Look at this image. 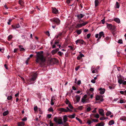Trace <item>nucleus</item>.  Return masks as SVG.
I'll use <instances>...</instances> for the list:
<instances>
[{
	"mask_svg": "<svg viewBox=\"0 0 126 126\" xmlns=\"http://www.w3.org/2000/svg\"><path fill=\"white\" fill-rule=\"evenodd\" d=\"M120 119L123 121H126V117L125 116H123L120 118Z\"/></svg>",
	"mask_w": 126,
	"mask_h": 126,
	"instance_id": "nucleus-29",
	"label": "nucleus"
},
{
	"mask_svg": "<svg viewBox=\"0 0 126 126\" xmlns=\"http://www.w3.org/2000/svg\"><path fill=\"white\" fill-rule=\"evenodd\" d=\"M92 121L93 122H98V121L97 120H96L95 119H93L92 120Z\"/></svg>",
	"mask_w": 126,
	"mask_h": 126,
	"instance_id": "nucleus-54",
	"label": "nucleus"
},
{
	"mask_svg": "<svg viewBox=\"0 0 126 126\" xmlns=\"http://www.w3.org/2000/svg\"><path fill=\"white\" fill-rule=\"evenodd\" d=\"M114 20L115 21L118 23H119L120 22V20L119 18H114Z\"/></svg>",
	"mask_w": 126,
	"mask_h": 126,
	"instance_id": "nucleus-24",
	"label": "nucleus"
},
{
	"mask_svg": "<svg viewBox=\"0 0 126 126\" xmlns=\"http://www.w3.org/2000/svg\"><path fill=\"white\" fill-rule=\"evenodd\" d=\"M52 115L51 114H48L47 115V117L49 118H50L51 117Z\"/></svg>",
	"mask_w": 126,
	"mask_h": 126,
	"instance_id": "nucleus-59",
	"label": "nucleus"
},
{
	"mask_svg": "<svg viewBox=\"0 0 126 126\" xmlns=\"http://www.w3.org/2000/svg\"><path fill=\"white\" fill-rule=\"evenodd\" d=\"M59 110L62 112H68V110H67L66 109L63 108H60L59 109Z\"/></svg>",
	"mask_w": 126,
	"mask_h": 126,
	"instance_id": "nucleus-15",
	"label": "nucleus"
},
{
	"mask_svg": "<svg viewBox=\"0 0 126 126\" xmlns=\"http://www.w3.org/2000/svg\"><path fill=\"white\" fill-rule=\"evenodd\" d=\"M23 46H19V50L21 51H23L25 50V49L24 48L22 47Z\"/></svg>",
	"mask_w": 126,
	"mask_h": 126,
	"instance_id": "nucleus-20",
	"label": "nucleus"
},
{
	"mask_svg": "<svg viewBox=\"0 0 126 126\" xmlns=\"http://www.w3.org/2000/svg\"><path fill=\"white\" fill-rule=\"evenodd\" d=\"M53 98H51V105H53L54 104V103L53 102Z\"/></svg>",
	"mask_w": 126,
	"mask_h": 126,
	"instance_id": "nucleus-47",
	"label": "nucleus"
},
{
	"mask_svg": "<svg viewBox=\"0 0 126 126\" xmlns=\"http://www.w3.org/2000/svg\"><path fill=\"white\" fill-rule=\"evenodd\" d=\"M88 23V21L83 22L82 23L80 24H77L76 27V28H78L81 27L82 26H85Z\"/></svg>",
	"mask_w": 126,
	"mask_h": 126,
	"instance_id": "nucleus-6",
	"label": "nucleus"
},
{
	"mask_svg": "<svg viewBox=\"0 0 126 126\" xmlns=\"http://www.w3.org/2000/svg\"><path fill=\"white\" fill-rule=\"evenodd\" d=\"M9 113L8 110H6L4 111L3 113V116H5L7 115Z\"/></svg>",
	"mask_w": 126,
	"mask_h": 126,
	"instance_id": "nucleus-23",
	"label": "nucleus"
},
{
	"mask_svg": "<svg viewBox=\"0 0 126 126\" xmlns=\"http://www.w3.org/2000/svg\"><path fill=\"white\" fill-rule=\"evenodd\" d=\"M57 52V51L55 50H55H52V53L53 54H55Z\"/></svg>",
	"mask_w": 126,
	"mask_h": 126,
	"instance_id": "nucleus-44",
	"label": "nucleus"
},
{
	"mask_svg": "<svg viewBox=\"0 0 126 126\" xmlns=\"http://www.w3.org/2000/svg\"><path fill=\"white\" fill-rule=\"evenodd\" d=\"M63 53L62 52H61V51H59L58 52V54L60 56H62V55L63 54Z\"/></svg>",
	"mask_w": 126,
	"mask_h": 126,
	"instance_id": "nucleus-38",
	"label": "nucleus"
},
{
	"mask_svg": "<svg viewBox=\"0 0 126 126\" xmlns=\"http://www.w3.org/2000/svg\"><path fill=\"white\" fill-rule=\"evenodd\" d=\"M82 32L81 30L80 29L76 31V32L78 35H79Z\"/></svg>",
	"mask_w": 126,
	"mask_h": 126,
	"instance_id": "nucleus-28",
	"label": "nucleus"
},
{
	"mask_svg": "<svg viewBox=\"0 0 126 126\" xmlns=\"http://www.w3.org/2000/svg\"><path fill=\"white\" fill-rule=\"evenodd\" d=\"M96 100H100V95H97L96 97Z\"/></svg>",
	"mask_w": 126,
	"mask_h": 126,
	"instance_id": "nucleus-37",
	"label": "nucleus"
},
{
	"mask_svg": "<svg viewBox=\"0 0 126 126\" xmlns=\"http://www.w3.org/2000/svg\"><path fill=\"white\" fill-rule=\"evenodd\" d=\"M64 126H69V124L68 123H66L65 124H64Z\"/></svg>",
	"mask_w": 126,
	"mask_h": 126,
	"instance_id": "nucleus-63",
	"label": "nucleus"
},
{
	"mask_svg": "<svg viewBox=\"0 0 126 126\" xmlns=\"http://www.w3.org/2000/svg\"><path fill=\"white\" fill-rule=\"evenodd\" d=\"M85 15H83L81 14H78L77 15V17L78 19V20H80L81 18H83Z\"/></svg>",
	"mask_w": 126,
	"mask_h": 126,
	"instance_id": "nucleus-10",
	"label": "nucleus"
},
{
	"mask_svg": "<svg viewBox=\"0 0 126 126\" xmlns=\"http://www.w3.org/2000/svg\"><path fill=\"white\" fill-rule=\"evenodd\" d=\"M126 102V100L125 99L123 100L121 99L120 101V103H125Z\"/></svg>",
	"mask_w": 126,
	"mask_h": 126,
	"instance_id": "nucleus-30",
	"label": "nucleus"
},
{
	"mask_svg": "<svg viewBox=\"0 0 126 126\" xmlns=\"http://www.w3.org/2000/svg\"><path fill=\"white\" fill-rule=\"evenodd\" d=\"M60 117L61 118V117ZM54 120L55 122L58 123L59 124H62L64 125V124L63 122L62 119L61 118H59L56 117L54 118Z\"/></svg>",
	"mask_w": 126,
	"mask_h": 126,
	"instance_id": "nucleus-4",
	"label": "nucleus"
},
{
	"mask_svg": "<svg viewBox=\"0 0 126 126\" xmlns=\"http://www.w3.org/2000/svg\"><path fill=\"white\" fill-rule=\"evenodd\" d=\"M37 53L36 59V62L37 63H38L41 67L43 66V63L45 61V59L43 55V51H41L38 52H36Z\"/></svg>",
	"mask_w": 126,
	"mask_h": 126,
	"instance_id": "nucleus-1",
	"label": "nucleus"
},
{
	"mask_svg": "<svg viewBox=\"0 0 126 126\" xmlns=\"http://www.w3.org/2000/svg\"><path fill=\"white\" fill-rule=\"evenodd\" d=\"M50 21L54 23H53V24H56L58 25L60 24V20L57 18L54 17L50 19Z\"/></svg>",
	"mask_w": 126,
	"mask_h": 126,
	"instance_id": "nucleus-3",
	"label": "nucleus"
},
{
	"mask_svg": "<svg viewBox=\"0 0 126 126\" xmlns=\"http://www.w3.org/2000/svg\"><path fill=\"white\" fill-rule=\"evenodd\" d=\"M65 103L66 104H69V103H70L69 101L67 99H66L65 101Z\"/></svg>",
	"mask_w": 126,
	"mask_h": 126,
	"instance_id": "nucleus-42",
	"label": "nucleus"
},
{
	"mask_svg": "<svg viewBox=\"0 0 126 126\" xmlns=\"http://www.w3.org/2000/svg\"><path fill=\"white\" fill-rule=\"evenodd\" d=\"M111 113L110 111H108L106 114L107 116H109L111 114Z\"/></svg>",
	"mask_w": 126,
	"mask_h": 126,
	"instance_id": "nucleus-32",
	"label": "nucleus"
},
{
	"mask_svg": "<svg viewBox=\"0 0 126 126\" xmlns=\"http://www.w3.org/2000/svg\"><path fill=\"white\" fill-rule=\"evenodd\" d=\"M81 81L80 80H78L77 82V84L79 85L81 84Z\"/></svg>",
	"mask_w": 126,
	"mask_h": 126,
	"instance_id": "nucleus-62",
	"label": "nucleus"
},
{
	"mask_svg": "<svg viewBox=\"0 0 126 126\" xmlns=\"http://www.w3.org/2000/svg\"><path fill=\"white\" fill-rule=\"evenodd\" d=\"M75 97L76 99L77 102H78L80 100V96L78 95H77L75 96Z\"/></svg>",
	"mask_w": 126,
	"mask_h": 126,
	"instance_id": "nucleus-18",
	"label": "nucleus"
},
{
	"mask_svg": "<svg viewBox=\"0 0 126 126\" xmlns=\"http://www.w3.org/2000/svg\"><path fill=\"white\" fill-rule=\"evenodd\" d=\"M111 31V32L112 33V34L114 35L115 34V32L116 31L115 29H114V31H113V30H112Z\"/></svg>",
	"mask_w": 126,
	"mask_h": 126,
	"instance_id": "nucleus-48",
	"label": "nucleus"
},
{
	"mask_svg": "<svg viewBox=\"0 0 126 126\" xmlns=\"http://www.w3.org/2000/svg\"><path fill=\"white\" fill-rule=\"evenodd\" d=\"M91 34L90 33H89L87 35V38H89L91 36Z\"/></svg>",
	"mask_w": 126,
	"mask_h": 126,
	"instance_id": "nucleus-55",
	"label": "nucleus"
},
{
	"mask_svg": "<svg viewBox=\"0 0 126 126\" xmlns=\"http://www.w3.org/2000/svg\"><path fill=\"white\" fill-rule=\"evenodd\" d=\"M76 43L77 44H81L82 45L86 44L85 42L82 39H78L76 41Z\"/></svg>",
	"mask_w": 126,
	"mask_h": 126,
	"instance_id": "nucleus-7",
	"label": "nucleus"
},
{
	"mask_svg": "<svg viewBox=\"0 0 126 126\" xmlns=\"http://www.w3.org/2000/svg\"><path fill=\"white\" fill-rule=\"evenodd\" d=\"M27 120V118L26 117H24L23 119H22V120L23 121H26Z\"/></svg>",
	"mask_w": 126,
	"mask_h": 126,
	"instance_id": "nucleus-61",
	"label": "nucleus"
},
{
	"mask_svg": "<svg viewBox=\"0 0 126 126\" xmlns=\"http://www.w3.org/2000/svg\"><path fill=\"white\" fill-rule=\"evenodd\" d=\"M12 19H9V21L8 22V24L9 25H10V23L11 22V21H12Z\"/></svg>",
	"mask_w": 126,
	"mask_h": 126,
	"instance_id": "nucleus-52",
	"label": "nucleus"
},
{
	"mask_svg": "<svg viewBox=\"0 0 126 126\" xmlns=\"http://www.w3.org/2000/svg\"><path fill=\"white\" fill-rule=\"evenodd\" d=\"M52 12L53 13L57 14L58 12V10L55 7H52Z\"/></svg>",
	"mask_w": 126,
	"mask_h": 126,
	"instance_id": "nucleus-8",
	"label": "nucleus"
},
{
	"mask_svg": "<svg viewBox=\"0 0 126 126\" xmlns=\"http://www.w3.org/2000/svg\"><path fill=\"white\" fill-rule=\"evenodd\" d=\"M75 114L74 113L72 115H70L68 116V117L70 118H73L75 117Z\"/></svg>",
	"mask_w": 126,
	"mask_h": 126,
	"instance_id": "nucleus-19",
	"label": "nucleus"
},
{
	"mask_svg": "<svg viewBox=\"0 0 126 126\" xmlns=\"http://www.w3.org/2000/svg\"><path fill=\"white\" fill-rule=\"evenodd\" d=\"M114 124V121L113 120H111L110 121L109 123V125H111Z\"/></svg>",
	"mask_w": 126,
	"mask_h": 126,
	"instance_id": "nucleus-25",
	"label": "nucleus"
},
{
	"mask_svg": "<svg viewBox=\"0 0 126 126\" xmlns=\"http://www.w3.org/2000/svg\"><path fill=\"white\" fill-rule=\"evenodd\" d=\"M92 123H93L90 120H88L87 122V123L89 125H90Z\"/></svg>",
	"mask_w": 126,
	"mask_h": 126,
	"instance_id": "nucleus-36",
	"label": "nucleus"
},
{
	"mask_svg": "<svg viewBox=\"0 0 126 126\" xmlns=\"http://www.w3.org/2000/svg\"><path fill=\"white\" fill-rule=\"evenodd\" d=\"M7 99L8 100H11L12 101L13 100V97L11 95L8 96Z\"/></svg>",
	"mask_w": 126,
	"mask_h": 126,
	"instance_id": "nucleus-21",
	"label": "nucleus"
},
{
	"mask_svg": "<svg viewBox=\"0 0 126 126\" xmlns=\"http://www.w3.org/2000/svg\"><path fill=\"white\" fill-rule=\"evenodd\" d=\"M99 90L100 91V93L101 94H103L105 93V88H99Z\"/></svg>",
	"mask_w": 126,
	"mask_h": 126,
	"instance_id": "nucleus-12",
	"label": "nucleus"
},
{
	"mask_svg": "<svg viewBox=\"0 0 126 126\" xmlns=\"http://www.w3.org/2000/svg\"><path fill=\"white\" fill-rule=\"evenodd\" d=\"M59 41L58 40H57V41L55 40V41L54 44H59Z\"/></svg>",
	"mask_w": 126,
	"mask_h": 126,
	"instance_id": "nucleus-51",
	"label": "nucleus"
},
{
	"mask_svg": "<svg viewBox=\"0 0 126 126\" xmlns=\"http://www.w3.org/2000/svg\"><path fill=\"white\" fill-rule=\"evenodd\" d=\"M123 82V80L122 79H118V82L120 84H122Z\"/></svg>",
	"mask_w": 126,
	"mask_h": 126,
	"instance_id": "nucleus-26",
	"label": "nucleus"
},
{
	"mask_svg": "<svg viewBox=\"0 0 126 126\" xmlns=\"http://www.w3.org/2000/svg\"><path fill=\"white\" fill-rule=\"evenodd\" d=\"M99 37L97 39V41H99L100 39L101 38V37L102 36L104 35V32H100L99 33Z\"/></svg>",
	"mask_w": 126,
	"mask_h": 126,
	"instance_id": "nucleus-13",
	"label": "nucleus"
},
{
	"mask_svg": "<svg viewBox=\"0 0 126 126\" xmlns=\"http://www.w3.org/2000/svg\"><path fill=\"white\" fill-rule=\"evenodd\" d=\"M68 47L69 48H70L72 50H74V47H72L71 46H68Z\"/></svg>",
	"mask_w": 126,
	"mask_h": 126,
	"instance_id": "nucleus-49",
	"label": "nucleus"
},
{
	"mask_svg": "<svg viewBox=\"0 0 126 126\" xmlns=\"http://www.w3.org/2000/svg\"><path fill=\"white\" fill-rule=\"evenodd\" d=\"M49 124L50 126H53V124L51 121L50 122Z\"/></svg>",
	"mask_w": 126,
	"mask_h": 126,
	"instance_id": "nucleus-58",
	"label": "nucleus"
},
{
	"mask_svg": "<svg viewBox=\"0 0 126 126\" xmlns=\"http://www.w3.org/2000/svg\"><path fill=\"white\" fill-rule=\"evenodd\" d=\"M24 122H19L18 123V126H24Z\"/></svg>",
	"mask_w": 126,
	"mask_h": 126,
	"instance_id": "nucleus-17",
	"label": "nucleus"
},
{
	"mask_svg": "<svg viewBox=\"0 0 126 126\" xmlns=\"http://www.w3.org/2000/svg\"><path fill=\"white\" fill-rule=\"evenodd\" d=\"M8 40L9 41H10V40L12 38V36L11 35H9L8 37Z\"/></svg>",
	"mask_w": 126,
	"mask_h": 126,
	"instance_id": "nucleus-35",
	"label": "nucleus"
},
{
	"mask_svg": "<svg viewBox=\"0 0 126 126\" xmlns=\"http://www.w3.org/2000/svg\"><path fill=\"white\" fill-rule=\"evenodd\" d=\"M68 106L71 109H73V107L70 103H69Z\"/></svg>",
	"mask_w": 126,
	"mask_h": 126,
	"instance_id": "nucleus-34",
	"label": "nucleus"
},
{
	"mask_svg": "<svg viewBox=\"0 0 126 126\" xmlns=\"http://www.w3.org/2000/svg\"><path fill=\"white\" fill-rule=\"evenodd\" d=\"M99 124H100L99 126H104V123L102 122L100 123H99Z\"/></svg>",
	"mask_w": 126,
	"mask_h": 126,
	"instance_id": "nucleus-41",
	"label": "nucleus"
},
{
	"mask_svg": "<svg viewBox=\"0 0 126 126\" xmlns=\"http://www.w3.org/2000/svg\"><path fill=\"white\" fill-rule=\"evenodd\" d=\"M104 112V110L103 109H99V114L103 116H104L105 115Z\"/></svg>",
	"mask_w": 126,
	"mask_h": 126,
	"instance_id": "nucleus-11",
	"label": "nucleus"
},
{
	"mask_svg": "<svg viewBox=\"0 0 126 126\" xmlns=\"http://www.w3.org/2000/svg\"><path fill=\"white\" fill-rule=\"evenodd\" d=\"M94 117L98 118L99 117V115L98 114H96L95 115Z\"/></svg>",
	"mask_w": 126,
	"mask_h": 126,
	"instance_id": "nucleus-45",
	"label": "nucleus"
},
{
	"mask_svg": "<svg viewBox=\"0 0 126 126\" xmlns=\"http://www.w3.org/2000/svg\"><path fill=\"white\" fill-rule=\"evenodd\" d=\"M107 27L109 30H111V31L113 30L114 31V29L116 28V26H115L112 25L111 24L107 23Z\"/></svg>",
	"mask_w": 126,
	"mask_h": 126,
	"instance_id": "nucleus-5",
	"label": "nucleus"
},
{
	"mask_svg": "<svg viewBox=\"0 0 126 126\" xmlns=\"http://www.w3.org/2000/svg\"><path fill=\"white\" fill-rule=\"evenodd\" d=\"M118 43L119 44H122L123 43V41L122 40L120 39H119L118 41Z\"/></svg>",
	"mask_w": 126,
	"mask_h": 126,
	"instance_id": "nucleus-43",
	"label": "nucleus"
},
{
	"mask_svg": "<svg viewBox=\"0 0 126 126\" xmlns=\"http://www.w3.org/2000/svg\"><path fill=\"white\" fill-rule=\"evenodd\" d=\"M79 55L77 57V59L78 60H80L82 57L84 56V55L81 52H79Z\"/></svg>",
	"mask_w": 126,
	"mask_h": 126,
	"instance_id": "nucleus-9",
	"label": "nucleus"
},
{
	"mask_svg": "<svg viewBox=\"0 0 126 126\" xmlns=\"http://www.w3.org/2000/svg\"><path fill=\"white\" fill-rule=\"evenodd\" d=\"M116 7L117 8H119L120 7V5L118 2H116Z\"/></svg>",
	"mask_w": 126,
	"mask_h": 126,
	"instance_id": "nucleus-31",
	"label": "nucleus"
},
{
	"mask_svg": "<svg viewBox=\"0 0 126 126\" xmlns=\"http://www.w3.org/2000/svg\"><path fill=\"white\" fill-rule=\"evenodd\" d=\"M91 110V108L90 107H88L87 109V111H90Z\"/></svg>",
	"mask_w": 126,
	"mask_h": 126,
	"instance_id": "nucleus-60",
	"label": "nucleus"
},
{
	"mask_svg": "<svg viewBox=\"0 0 126 126\" xmlns=\"http://www.w3.org/2000/svg\"><path fill=\"white\" fill-rule=\"evenodd\" d=\"M19 3L21 6H23V5L24 2L22 0H19Z\"/></svg>",
	"mask_w": 126,
	"mask_h": 126,
	"instance_id": "nucleus-33",
	"label": "nucleus"
},
{
	"mask_svg": "<svg viewBox=\"0 0 126 126\" xmlns=\"http://www.w3.org/2000/svg\"><path fill=\"white\" fill-rule=\"evenodd\" d=\"M63 119L64 123H66L67 121V116L66 115H64L63 117Z\"/></svg>",
	"mask_w": 126,
	"mask_h": 126,
	"instance_id": "nucleus-16",
	"label": "nucleus"
},
{
	"mask_svg": "<svg viewBox=\"0 0 126 126\" xmlns=\"http://www.w3.org/2000/svg\"><path fill=\"white\" fill-rule=\"evenodd\" d=\"M76 119L78 120L81 124V123L82 122V121L79 118L76 117Z\"/></svg>",
	"mask_w": 126,
	"mask_h": 126,
	"instance_id": "nucleus-40",
	"label": "nucleus"
},
{
	"mask_svg": "<svg viewBox=\"0 0 126 126\" xmlns=\"http://www.w3.org/2000/svg\"><path fill=\"white\" fill-rule=\"evenodd\" d=\"M48 110L49 111H50V112L52 111H53V109L51 107H50V108H49L48 109Z\"/></svg>",
	"mask_w": 126,
	"mask_h": 126,
	"instance_id": "nucleus-50",
	"label": "nucleus"
},
{
	"mask_svg": "<svg viewBox=\"0 0 126 126\" xmlns=\"http://www.w3.org/2000/svg\"><path fill=\"white\" fill-rule=\"evenodd\" d=\"M51 61L52 62H53V63L55 64L56 63H57L58 62V61L55 58H53L52 59Z\"/></svg>",
	"mask_w": 126,
	"mask_h": 126,
	"instance_id": "nucleus-27",
	"label": "nucleus"
},
{
	"mask_svg": "<svg viewBox=\"0 0 126 126\" xmlns=\"http://www.w3.org/2000/svg\"><path fill=\"white\" fill-rule=\"evenodd\" d=\"M79 67H80L79 66L76 67L75 68L76 70V71H78L79 69Z\"/></svg>",
	"mask_w": 126,
	"mask_h": 126,
	"instance_id": "nucleus-64",
	"label": "nucleus"
},
{
	"mask_svg": "<svg viewBox=\"0 0 126 126\" xmlns=\"http://www.w3.org/2000/svg\"><path fill=\"white\" fill-rule=\"evenodd\" d=\"M38 109V107L37 106H35L34 108V110L35 111H36Z\"/></svg>",
	"mask_w": 126,
	"mask_h": 126,
	"instance_id": "nucleus-56",
	"label": "nucleus"
},
{
	"mask_svg": "<svg viewBox=\"0 0 126 126\" xmlns=\"http://www.w3.org/2000/svg\"><path fill=\"white\" fill-rule=\"evenodd\" d=\"M37 75L36 73H34L28 80V81L29 84H33L34 83V81L36 80Z\"/></svg>",
	"mask_w": 126,
	"mask_h": 126,
	"instance_id": "nucleus-2",
	"label": "nucleus"
},
{
	"mask_svg": "<svg viewBox=\"0 0 126 126\" xmlns=\"http://www.w3.org/2000/svg\"><path fill=\"white\" fill-rule=\"evenodd\" d=\"M86 101V99L84 98H82L81 99V102L83 103H84Z\"/></svg>",
	"mask_w": 126,
	"mask_h": 126,
	"instance_id": "nucleus-53",
	"label": "nucleus"
},
{
	"mask_svg": "<svg viewBox=\"0 0 126 126\" xmlns=\"http://www.w3.org/2000/svg\"><path fill=\"white\" fill-rule=\"evenodd\" d=\"M12 27L13 29H16V28H17L20 27V25L19 24H16L15 25H12Z\"/></svg>",
	"mask_w": 126,
	"mask_h": 126,
	"instance_id": "nucleus-14",
	"label": "nucleus"
},
{
	"mask_svg": "<svg viewBox=\"0 0 126 126\" xmlns=\"http://www.w3.org/2000/svg\"><path fill=\"white\" fill-rule=\"evenodd\" d=\"M100 101L101 102H102L103 101V96H102L101 95H100Z\"/></svg>",
	"mask_w": 126,
	"mask_h": 126,
	"instance_id": "nucleus-46",
	"label": "nucleus"
},
{
	"mask_svg": "<svg viewBox=\"0 0 126 126\" xmlns=\"http://www.w3.org/2000/svg\"><path fill=\"white\" fill-rule=\"evenodd\" d=\"M106 119L105 117L103 116V117H102L100 118V120H103Z\"/></svg>",
	"mask_w": 126,
	"mask_h": 126,
	"instance_id": "nucleus-39",
	"label": "nucleus"
},
{
	"mask_svg": "<svg viewBox=\"0 0 126 126\" xmlns=\"http://www.w3.org/2000/svg\"><path fill=\"white\" fill-rule=\"evenodd\" d=\"M99 3V1L98 0H95V7L98 6Z\"/></svg>",
	"mask_w": 126,
	"mask_h": 126,
	"instance_id": "nucleus-22",
	"label": "nucleus"
},
{
	"mask_svg": "<svg viewBox=\"0 0 126 126\" xmlns=\"http://www.w3.org/2000/svg\"><path fill=\"white\" fill-rule=\"evenodd\" d=\"M63 32H61L58 34L59 36H61L63 35Z\"/></svg>",
	"mask_w": 126,
	"mask_h": 126,
	"instance_id": "nucleus-57",
	"label": "nucleus"
}]
</instances>
